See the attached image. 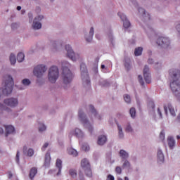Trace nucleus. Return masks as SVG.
Instances as JSON below:
<instances>
[{"label": "nucleus", "mask_w": 180, "mask_h": 180, "mask_svg": "<svg viewBox=\"0 0 180 180\" xmlns=\"http://www.w3.org/2000/svg\"><path fill=\"white\" fill-rule=\"evenodd\" d=\"M6 82L4 84V88L0 89V99L2 96H6L7 95H11L12 91H13V78L12 76L7 75L5 77Z\"/></svg>", "instance_id": "1"}, {"label": "nucleus", "mask_w": 180, "mask_h": 180, "mask_svg": "<svg viewBox=\"0 0 180 180\" xmlns=\"http://www.w3.org/2000/svg\"><path fill=\"white\" fill-rule=\"evenodd\" d=\"M67 66H63V72H62V78L64 84H70L71 81H72V78L74 76L72 75V72L68 68L70 67V63H66Z\"/></svg>", "instance_id": "2"}, {"label": "nucleus", "mask_w": 180, "mask_h": 180, "mask_svg": "<svg viewBox=\"0 0 180 180\" xmlns=\"http://www.w3.org/2000/svg\"><path fill=\"white\" fill-rule=\"evenodd\" d=\"M80 70H81V75L82 79L83 81V85L87 86H91V80L89 79V75H88V70L86 69V65L85 63H82L80 65Z\"/></svg>", "instance_id": "3"}, {"label": "nucleus", "mask_w": 180, "mask_h": 180, "mask_svg": "<svg viewBox=\"0 0 180 180\" xmlns=\"http://www.w3.org/2000/svg\"><path fill=\"white\" fill-rule=\"evenodd\" d=\"M58 68H57V66L51 67L48 75L49 81L51 82V84H55L58 79Z\"/></svg>", "instance_id": "4"}, {"label": "nucleus", "mask_w": 180, "mask_h": 180, "mask_svg": "<svg viewBox=\"0 0 180 180\" xmlns=\"http://www.w3.org/2000/svg\"><path fill=\"white\" fill-rule=\"evenodd\" d=\"M45 71H47V68H46L44 65H38L34 68L33 72L35 77L41 78V77H43V74Z\"/></svg>", "instance_id": "5"}, {"label": "nucleus", "mask_w": 180, "mask_h": 180, "mask_svg": "<svg viewBox=\"0 0 180 180\" xmlns=\"http://www.w3.org/2000/svg\"><path fill=\"white\" fill-rule=\"evenodd\" d=\"M65 50L67 51L68 57L70 58L72 61H77V60L79 58V55L75 54V53H74V51L72 50V49L70 45L65 46Z\"/></svg>", "instance_id": "6"}, {"label": "nucleus", "mask_w": 180, "mask_h": 180, "mask_svg": "<svg viewBox=\"0 0 180 180\" xmlns=\"http://www.w3.org/2000/svg\"><path fill=\"white\" fill-rule=\"evenodd\" d=\"M158 46L167 49L169 46V39L164 37H160L157 40Z\"/></svg>", "instance_id": "7"}, {"label": "nucleus", "mask_w": 180, "mask_h": 180, "mask_svg": "<svg viewBox=\"0 0 180 180\" xmlns=\"http://www.w3.org/2000/svg\"><path fill=\"white\" fill-rule=\"evenodd\" d=\"M44 17L43 15H38L34 19L32 27L35 30H39L41 29V22H40Z\"/></svg>", "instance_id": "8"}, {"label": "nucleus", "mask_w": 180, "mask_h": 180, "mask_svg": "<svg viewBox=\"0 0 180 180\" xmlns=\"http://www.w3.org/2000/svg\"><path fill=\"white\" fill-rule=\"evenodd\" d=\"M150 68L148 66L145 65L143 68V77L146 84H151V76H150Z\"/></svg>", "instance_id": "9"}, {"label": "nucleus", "mask_w": 180, "mask_h": 180, "mask_svg": "<svg viewBox=\"0 0 180 180\" xmlns=\"http://www.w3.org/2000/svg\"><path fill=\"white\" fill-rule=\"evenodd\" d=\"M82 168L84 169L86 176H88L89 178L92 177V169H91V165L87 164L86 166H85L84 162H82Z\"/></svg>", "instance_id": "10"}, {"label": "nucleus", "mask_w": 180, "mask_h": 180, "mask_svg": "<svg viewBox=\"0 0 180 180\" xmlns=\"http://www.w3.org/2000/svg\"><path fill=\"white\" fill-rule=\"evenodd\" d=\"M5 105L7 106H10L11 108H15V106H18V99L17 98H8L4 100Z\"/></svg>", "instance_id": "11"}, {"label": "nucleus", "mask_w": 180, "mask_h": 180, "mask_svg": "<svg viewBox=\"0 0 180 180\" xmlns=\"http://www.w3.org/2000/svg\"><path fill=\"white\" fill-rule=\"evenodd\" d=\"M118 16H120V19L124 22L123 26L125 29H129L130 27V21L127 20V18L124 15V14L121 12L118 13Z\"/></svg>", "instance_id": "12"}, {"label": "nucleus", "mask_w": 180, "mask_h": 180, "mask_svg": "<svg viewBox=\"0 0 180 180\" xmlns=\"http://www.w3.org/2000/svg\"><path fill=\"white\" fill-rule=\"evenodd\" d=\"M89 112L91 113V116H94V117H96L98 120H101V115H98V112H96V110H95L94 105H90L89 106Z\"/></svg>", "instance_id": "13"}, {"label": "nucleus", "mask_w": 180, "mask_h": 180, "mask_svg": "<svg viewBox=\"0 0 180 180\" xmlns=\"http://www.w3.org/2000/svg\"><path fill=\"white\" fill-rule=\"evenodd\" d=\"M164 109L166 115H168L169 109V111L170 112V115H172V116H176V114L175 113V109L174 108V107H172L171 104H168L167 106L165 105Z\"/></svg>", "instance_id": "14"}, {"label": "nucleus", "mask_w": 180, "mask_h": 180, "mask_svg": "<svg viewBox=\"0 0 180 180\" xmlns=\"http://www.w3.org/2000/svg\"><path fill=\"white\" fill-rule=\"evenodd\" d=\"M71 136H76V137H82V131L79 129H75L74 131H72L69 134V137Z\"/></svg>", "instance_id": "15"}, {"label": "nucleus", "mask_w": 180, "mask_h": 180, "mask_svg": "<svg viewBox=\"0 0 180 180\" xmlns=\"http://www.w3.org/2000/svg\"><path fill=\"white\" fill-rule=\"evenodd\" d=\"M79 118L80 119L81 122L84 123V124H86L89 123L88 120L86 119V116L85 114L83 113L82 110L79 111Z\"/></svg>", "instance_id": "16"}, {"label": "nucleus", "mask_w": 180, "mask_h": 180, "mask_svg": "<svg viewBox=\"0 0 180 180\" xmlns=\"http://www.w3.org/2000/svg\"><path fill=\"white\" fill-rule=\"evenodd\" d=\"M6 136L8 137V134H13V133H15V127L11 125H6Z\"/></svg>", "instance_id": "17"}, {"label": "nucleus", "mask_w": 180, "mask_h": 180, "mask_svg": "<svg viewBox=\"0 0 180 180\" xmlns=\"http://www.w3.org/2000/svg\"><path fill=\"white\" fill-rule=\"evenodd\" d=\"M107 140H108V139L106 138V136H105V135L98 136V146H103V144H105V143H106Z\"/></svg>", "instance_id": "18"}, {"label": "nucleus", "mask_w": 180, "mask_h": 180, "mask_svg": "<svg viewBox=\"0 0 180 180\" xmlns=\"http://www.w3.org/2000/svg\"><path fill=\"white\" fill-rule=\"evenodd\" d=\"M167 143H168V146H169V148H171V150H172V148H174V147L175 146V139H174V138L172 136H169L167 139Z\"/></svg>", "instance_id": "19"}, {"label": "nucleus", "mask_w": 180, "mask_h": 180, "mask_svg": "<svg viewBox=\"0 0 180 180\" xmlns=\"http://www.w3.org/2000/svg\"><path fill=\"white\" fill-rule=\"evenodd\" d=\"M92 37H94V27H91L89 34V37H85L86 41H88V43H90V41H92Z\"/></svg>", "instance_id": "20"}, {"label": "nucleus", "mask_w": 180, "mask_h": 180, "mask_svg": "<svg viewBox=\"0 0 180 180\" xmlns=\"http://www.w3.org/2000/svg\"><path fill=\"white\" fill-rule=\"evenodd\" d=\"M56 167L58 168V172L57 175H60L61 174V169L63 168V161L60 159H57L56 160Z\"/></svg>", "instance_id": "21"}, {"label": "nucleus", "mask_w": 180, "mask_h": 180, "mask_svg": "<svg viewBox=\"0 0 180 180\" xmlns=\"http://www.w3.org/2000/svg\"><path fill=\"white\" fill-rule=\"evenodd\" d=\"M51 161V157L50 156V153H47L45 155V167H49L50 162Z\"/></svg>", "instance_id": "22"}, {"label": "nucleus", "mask_w": 180, "mask_h": 180, "mask_svg": "<svg viewBox=\"0 0 180 180\" xmlns=\"http://www.w3.org/2000/svg\"><path fill=\"white\" fill-rule=\"evenodd\" d=\"M158 161L159 162H164V154L161 150H158Z\"/></svg>", "instance_id": "23"}, {"label": "nucleus", "mask_w": 180, "mask_h": 180, "mask_svg": "<svg viewBox=\"0 0 180 180\" xmlns=\"http://www.w3.org/2000/svg\"><path fill=\"white\" fill-rule=\"evenodd\" d=\"M36 174H37V169L36 167H32L30 172V179H33V178H34L36 176Z\"/></svg>", "instance_id": "24"}, {"label": "nucleus", "mask_w": 180, "mask_h": 180, "mask_svg": "<svg viewBox=\"0 0 180 180\" xmlns=\"http://www.w3.org/2000/svg\"><path fill=\"white\" fill-rule=\"evenodd\" d=\"M120 156L123 160H126L127 158H129V153H127V152H126V150H120Z\"/></svg>", "instance_id": "25"}, {"label": "nucleus", "mask_w": 180, "mask_h": 180, "mask_svg": "<svg viewBox=\"0 0 180 180\" xmlns=\"http://www.w3.org/2000/svg\"><path fill=\"white\" fill-rule=\"evenodd\" d=\"M142 53H143V48L142 47H138V48L135 49L134 55L136 56H141Z\"/></svg>", "instance_id": "26"}, {"label": "nucleus", "mask_w": 180, "mask_h": 180, "mask_svg": "<svg viewBox=\"0 0 180 180\" xmlns=\"http://www.w3.org/2000/svg\"><path fill=\"white\" fill-rule=\"evenodd\" d=\"M25 60V53H19L17 56V60L18 63H22Z\"/></svg>", "instance_id": "27"}, {"label": "nucleus", "mask_w": 180, "mask_h": 180, "mask_svg": "<svg viewBox=\"0 0 180 180\" xmlns=\"http://www.w3.org/2000/svg\"><path fill=\"white\" fill-rule=\"evenodd\" d=\"M69 174L70 175V176H72V178H77V169H70L69 170Z\"/></svg>", "instance_id": "28"}, {"label": "nucleus", "mask_w": 180, "mask_h": 180, "mask_svg": "<svg viewBox=\"0 0 180 180\" xmlns=\"http://www.w3.org/2000/svg\"><path fill=\"white\" fill-rule=\"evenodd\" d=\"M68 154L70 155H73V157H77L78 155V152L75 149L70 148L68 149Z\"/></svg>", "instance_id": "29"}, {"label": "nucleus", "mask_w": 180, "mask_h": 180, "mask_svg": "<svg viewBox=\"0 0 180 180\" xmlns=\"http://www.w3.org/2000/svg\"><path fill=\"white\" fill-rule=\"evenodd\" d=\"M10 61L12 65H15L16 63V57L13 53H11L10 56Z\"/></svg>", "instance_id": "30"}, {"label": "nucleus", "mask_w": 180, "mask_h": 180, "mask_svg": "<svg viewBox=\"0 0 180 180\" xmlns=\"http://www.w3.org/2000/svg\"><path fill=\"white\" fill-rule=\"evenodd\" d=\"M129 113L131 117H132L133 118L136 117V108H131L129 110Z\"/></svg>", "instance_id": "31"}, {"label": "nucleus", "mask_w": 180, "mask_h": 180, "mask_svg": "<svg viewBox=\"0 0 180 180\" xmlns=\"http://www.w3.org/2000/svg\"><path fill=\"white\" fill-rule=\"evenodd\" d=\"M82 150L84 151H89V145L87 143H84L82 146Z\"/></svg>", "instance_id": "32"}, {"label": "nucleus", "mask_w": 180, "mask_h": 180, "mask_svg": "<svg viewBox=\"0 0 180 180\" xmlns=\"http://www.w3.org/2000/svg\"><path fill=\"white\" fill-rule=\"evenodd\" d=\"M124 100L127 103H130V102H131V99L129 95L124 96Z\"/></svg>", "instance_id": "33"}, {"label": "nucleus", "mask_w": 180, "mask_h": 180, "mask_svg": "<svg viewBox=\"0 0 180 180\" xmlns=\"http://www.w3.org/2000/svg\"><path fill=\"white\" fill-rule=\"evenodd\" d=\"M22 85H25V86L30 85V80L29 79H24L22 81Z\"/></svg>", "instance_id": "34"}, {"label": "nucleus", "mask_w": 180, "mask_h": 180, "mask_svg": "<svg viewBox=\"0 0 180 180\" xmlns=\"http://www.w3.org/2000/svg\"><path fill=\"white\" fill-rule=\"evenodd\" d=\"M82 162H84V165H85V167H86L87 164L89 165H91V164H89V161H88L86 159H83L82 161H81V167H82Z\"/></svg>", "instance_id": "35"}, {"label": "nucleus", "mask_w": 180, "mask_h": 180, "mask_svg": "<svg viewBox=\"0 0 180 180\" xmlns=\"http://www.w3.org/2000/svg\"><path fill=\"white\" fill-rule=\"evenodd\" d=\"M33 154H34V150H33V149L30 148L27 151V155L28 157H32L33 156Z\"/></svg>", "instance_id": "36"}, {"label": "nucleus", "mask_w": 180, "mask_h": 180, "mask_svg": "<svg viewBox=\"0 0 180 180\" xmlns=\"http://www.w3.org/2000/svg\"><path fill=\"white\" fill-rule=\"evenodd\" d=\"M124 67L127 70H130V60H127V62L124 63Z\"/></svg>", "instance_id": "37"}, {"label": "nucleus", "mask_w": 180, "mask_h": 180, "mask_svg": "<svg viewBox=\"0 0 180 180\" xmlns=\"http://www.w3.org/2000/svg\"><path fill=\"white\" fill-rule=\"evenodd\" d=\"M118 127V130H119V136L120 137V139H122V137H123V131L122 129V127L120 126H117Z\"/></svg>", "instance_id": "38"}, {"label": "nucleus", "mask_w": 180, "mask_h": 180, "mask_svg": "<svg viewBox=\"0 0 180 180\" xmlns=\"http://www.w3.org/2000/svg\"><path fill=\"white\" fill-rule=\"evenodd\" d=\"M139 84L143 86L144 85V81L143 80V77L141 75L138 76Z\"/></svg>", "instance_id": "39"}, {"label": "nucleus", "mask_w": 180, "mask_h": 180, "mask_svg": "<svg viewBox=\"0 0 180 180\" xmlns=\"http://www.w3.org/2000/svg\"><path fill=\"white\" fill-rule=\"evenodd\" d=\"M139 13H141V15H142L143 16L146 15V10H144V8H139Z\"/></svg>", "instance_id": "40"}, {"label": "nucleus", "mask_w": 180, "mask_h": 180, "mask_svg": "<svg viewBox=\"0 0 180 180\" xmlns=\"http://www.w3.org/2000/svg\"><path fill=\"white\" fill-rule=\"evenodd\" d=\"M79 178L80 180H85L84 177V173H82V171L81 170L79 171Z\"/></svg>", "instance_id": "41"}, {"label": "nucleus", "mask_w": 180, "mask_h": 180, "mask_svg": "<svg viewBox=\"0 0 180 180\" xmlns=\"http://www.w3.org/2000/svg\"><path fill=\"white\" fill-rule=\"evenodd\" d=\"M44 130H46V125L44 124H40L39 127V131H44Z\"/></svg>", "instance_id": "42"}, {"label": "nucleus", "mask_w": 180, "mask_h": 180, "mask_svg": "<svg viewBox=\"0 0 180 180\" xmlns=\"http://www.w3.org/2000/svg\"><path fill=\"white\" fill-rule=\"evenodd\" d=\"M160 139L162 141L165 139V133L164 132V131H162L160 132Z\"/></svg>", "instance_id": "43"}, {"label": "nucleus", "mask_w": 180, "mask_h": 180, "mask_svg": "<svg viewBox=\"0 0 180 180\" xmlns=\"http://www.w3.org/2000/svg\"><path fill=\"white\" fill-rule=\"evenodd\" d=\"M126 131L127 133H130L131 131H133V129L131 128V127L130 125H127L126 127Z\"/></svg>", "instance_id": "44"}, {"label": "nucleus", "mask_w": 180, "mask_h": 180, "mask_svg": "<svg viewBox=\"0 0 180 180\" xmlns=\"http://www.w3.org/2000/svg\"><path fill=\"white\" fill-rule=\"evenodd\" d=\"M127 167H130V162H129L128 160H125L124 164H123V167L126 168Z\"/></svg>", "instance_id": "45"}, {"label": "nucleus", "mask_w": 180, "mask_h": 180, "mask_svg": "<svg viewBox=\"0 0 180 180\" xmlns=\"http://www.w3.org/2000/svg\"><path fill=\"white\" fill-rule=\"evenodd\" d=\"M115 172H117V174H122V168L120 167H117L115 168Z\"/></svg>", "instance_id": "46"}, {"label": "nucleus", "mask_w": 180, "mask_h": 180, "mask_svg": "<svg viewBox=\"0 0 180 180\" xmlns=\"http://www.w3.org/2000/svg\"><path fill=\"white\" fill-rule=\"evenodd\" d=\"M48 147H49V143L46 142L44 144V146L41 148L42 151H44L46 148H47Z\"/></svg>", "instance_id": "47"}, {"label": "nucleus", "mask_w": 180, "mask_h": 180, "mask_svg": "<svg viewBox=\"0 0 180 180\" xmlns=\"http://www.w3.org/2000/svg\"><path fill=\"white\" fill-rule=\"evenodd\" d=\"M28 16L30 18V23H31L32 20H33V14L32 13H28Z\"/></svg>", "instance_id": "48"}, {"label": "nucleus", "mask_w": 180, "mask_h": 180, "mask_svg": "<svg viewBox=\"0 0 180 180\" xmlns=\"http://www.w3.org/2000/svg\"><path fill=\"white\" fill-rule=\"evenodd\" d=\"M107 180H115V177L112 174H109L107 177Z\"/></svg>", "instance_id": "49"}, {"label": "nucleus", "mask_w": 180, "mask_h": 180, "mask_svg": "<svg viewBox=\"0 0 180 180\" xmlns=\"http://www.w3.org/2000/svg\"><path fill=\"white\" fill-rule=\"evenodd\" d=\"M15 161L18 164H19V151L17 152Z\"/></svg>", "instance_id": "50"}, {"label": "nucleus", "mask_w": 180, "mask_h": 180, "mask_svg": "<svg viewBox=\"0 0 180 180\" xmlns=\"http://www.w3.org/2000/svg\"><path fill=\"white\" fill-rule=\"evenodd\" d=\"M87 129H88L89 131H90V133H92V131H94V128L91 125H89L87 127Z\"/></svg>", "instance_id": "51"}, {"label": "nucleus", "mask_w": 180, "mask_h": 180, "mask_svg": "<svg viewBox=\"0 0 180 180\" xmlns=\"http://www.w3.org/2000/svg\"><path fill=\"white\" fill-rule=\"evenodd\" d=\"M158 112L160 119H162V113L161 112V110H160V108H158Z\"/></svg>", "instance_id": "52"}, {"label": "nucleus", "mask_w": 180, "mask_h": 180, "mask_svg": "<svg viewBox=\"0 0 180 180\" xmlns=\"http://www.w3.org/2000/svg\"><path fill=\"white\" fill-rule=\"evenodd\" d=\"M0 110H5V106H4V104L0 103Z\"/></svg>", "instance_id": "53"}, {"label": "nucleus", "mask_w": 180, "mask_h": 180, "mask_svg": "<svg viewBox=\"0 0 180 180\" xmlns=\"http://www.w3.org/2000/svg\"><path fill=\"white\" fill-rule=\"evenodd\" d=\"M150 105L152 109H154V108H155V105H154V103H153V101H151V102L150 103Z\"/></svg>", "instance_id": "54"}, {"label": "nucleus", "mask_w": 180, "mask_h": 180, "mask_svg": "<svg viewBox=\"0 0 180 180\" xmlns=\"http://www.w3.org/2000/svg\"><path fill=\"white\" fill-rule=\"evenodd\" d=\"M12 176H13V174H12V172H8V178L11 179V178H12Z\"/></svg>", "instance_id": "55"}, {"label": "nucleus", "mask_w": 180, "mask_h": 180, "mask_svg": "<svg viewBox=\"0 0 180 180\" xmlns=\"http://www.w3.org/2000/svg\"><path fill=\"white\" fill-rule=\"evenodd\" d=\"M148 64H153V59H148Z\"/></svg>", "instance_id": "56"}, {"label": "nucleus", "mask_w": 180, "mask_h": 180, "mask_svg": "<svg viewBox=\"0 0 180 180\" xmlns=\"http://www.w3.org/2000/svg\"><path fill=\"white\" fill-rule=\"evenodd\" d=\"M0 134H4V129L0 128Z\"/></svg>", "instance_id": "57"}, {"label": "nucleus", "mask_w": 180, "mask_h": 180, "mask_svg": "<svg viewBox=\"0 0 180 180\" xmlns=\"http://www.w3.org/2000/svg\"><path fill=\"white\" fill-rule=\"evenodd\" d=\"M26 150H27V147L24 146V148H23V153H26Z\"/></svg>", "instance_id": "58"}, {"label": "nucleus", "mask_w": 180, "mask_h": 180, "mask_svg": "<svg viewBox=\"0 0 180 180\" xmlns=\"http://www.w3.org/2000/svg\"><path fill=\"white\" fill-rule=\"evenodd\" d=\"M22 9V7L20 6H17V11H20Z\"/></svg>", "instance_id": "59"}, {"label": "nucleus", "mask_w": 180, "mask_h": 180, "mask_svg": "<svg viewBox=\"0 0 180 180\" xmlns=\"http://www.w3.org/2000/svg\"><path fill=\"white\" fill-rule=\"evenodd\" d=\"M15 26H17L16 23L12 24V25H11L12 29H13V27H15Z\"/></svg>", "instance_id": "60"}, {"label": "nucleus", "mask_w": 180, "mask_h": 180, "mask_svg": "<svg viewBox=\"0 0 180 180\" xmlns=\"http://www.w3.org/2000/svg\"><path fill=\"white\" fill-rule=\"evenodd\" d=\"M96 39H98V40H99V39H101V37L99 36V34H96Z\"/></svg>", "instance_id": "61"}, {"label": "nucleus", "mask_w": 180, "mask_h": 180, "mask_svg": "<svg viewBox=\"0 0 180 180\" xmlns=\"http://www.w3.org/2000/svg\"><path fill=\"white\" fill-rule=\"evenodd\" d=\"M177 120H178V122H180V113L177 116Z\"/></svg>", "instance_id": "62"}, {"label": "nucleus", "mask_w": 180, "mask_h": 180, "mask_svg": "<svg viewBox=\"0 0 180 180\" xmlns=\"http://www.w3.org/2000/svg\"><path fill=\"white\" fill-rule=\"evenodd\" d=\"M25 12H26V11H25V10H22V11H21V13H22V15H24V13H25Z\"/></svg>", "instance_id": "63"}, {"label": "nucleus", "mask_w": 180, "mask_h": 180, "mask_svg": "<svg viewBox=\"0 0 180 180\" xmlns=\"http://www.w3.org/2000/svg\"><path fill=\"white\" fill-rule=\"evenodd\" d=\"M101 70H103V68H105V65H101Z\"/></svg>", "instance_id": "64"}]
</instances>
